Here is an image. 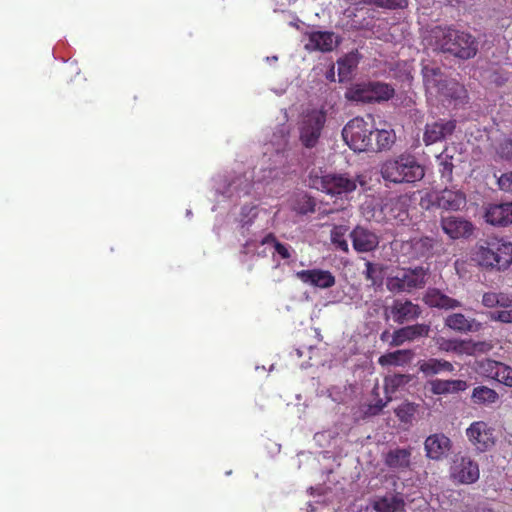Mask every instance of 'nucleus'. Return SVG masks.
<instances>
[{"label":"nucleus","mask_w":512,"mask_h":512,"mask_svg":"<svg viewBox=\"0 0 512 512\" xmlns=\"http://www.w3.org/2000/svg\"><path fill=\"white\" fill-rule=\"evenodd\" d=\"M333 400L336 401V402H343L344 401V399H342V398H334V397H333Z\"/></svg>","instance_id":"6e6d98bb"},{"label":"nucleus","mask_w":512,"mask_h":512,"mask_svg":"<svg viewBox=\"0 0 512 512\" xmlns=\"http://www.w3.org/2000/svg\"><path fill=\"white\" fill-rule=\"evenodd\" d=\"M489 319L505 324L512 323V309L498 310L489 313Z\"/></svg>","instance_id":"37998d69"},{"label":"nucleus","mask_w":512,"mask_h":512,"mask_svg":"<svg viewBox=\"0 0 512 512\" xmlns=\"http://www.w3.org/2000/svg\"><path fill=\"white\" fill-rule=\"evenodd\" d=\"M437 159L439 161V173L441 174V177L451 181L454 168L452 163V156H444L441 154L437 157Z\"/></svg>","instance_id":"79ce46f5"},{"label":"nucleus","mask_w":512,"mask_h":512,"mask_svg":"<svg viewBox=\"0 0 512 512\" xmlns=\"http://www.w3.org/2000/svg\"><path fill=\"white\" fill-rule=\"evenodd\" d=\"M364 275L366 280L370 281L373 286L379 285L383 280V268L379 264L367 261L365 263Z\"/></svg>","instance_id":"4c0bfd02"},{"label":"nucleus","mask_w":512,"mask_h":512,"mask_svg":"<svg viewBox=\"0 0 512 512\" xmlns=\"http://www.w3.org/2000/svg\"><path fill=\"white\" fill-rule=\"evenodd\" d=\"M380 173L385 181L394 184L414 183L425 175L422 165L410 154L387 159L382 163Z\"/></svg>","instance_id":"f03ea898"},{"label":"nucleus","mask_w":512,"mask_h":512,"mask_svg":"<svg viewBox=\"0 0 512 512\" xmlns=\"http://www.w3.org/2000/svg\"><path fill=\"white\" fill-rule=\"evenodd\" d=\"M422 73L423 81L427 90H436L446 79V76L439 67L425 66Z\"/></svg>","instance_id":"c756f323"},{"label":"nucleus","mask_w":512,"mask_h":512,"mask_svg":"<svg viewBox=\"0 0 512 512\" xmlns=\"http://www.w3.org/2000/svg\"><path fill=\"white\" fill-rule=\"evenodd\" d=\"M295 276L302 283L321 289L331 288L335 285V276L328 270L308 269L297 271Z\"/></svg>","instance_id":"4468645a"},{"label":"nucleus","mask_w":512,"mask_h":512,"mask_svg":"<svg viewBox=\"0 0 512 512\" xmlns=\"http://www.w3.org/2000/svg\"><path fill=\"white\" fill-rule=\"evenodd\" d=\"M412 448L396 447L390 449L383 456V462L390 470L404 472L411 467Z\"/></svg>","instance_id":"f3484780"},{"label":"nucleus","mask_w":512,"mask_h":512,"mask_svg":"<svg viewBox=\"0 0 512 512\" xmlns=\"http://www.w3.org/2000/svg\"><path fill=\"white\" fill-rule=\"evenodd\" d=\"M418 405L405 402L395 409V414L399 421L405 425H411L417 413Z\"/></svg>","instance_id":"c9c22d12"},{"label":"nucleus","mask_w":512,"mask_h":512,"mask_svg":"<svg viewBox=\"0 0 512 512\" xmlns=\"http://www.w3.org/2000/svg\"><path fill=\"white\" fill-rule=\"evenodd\" d=\"M354 1H355V3H359V2H358L359 0H354Z\"/></svg>","instance_id":"4d7b16f0"},{"label":"nucleus","mask_w":512,"mask_h":512,"mask_svg":"<svg viewBox=\"0 0 512 512\" xmlns=\"http://www.w3.org/2000/svg\"><path fill=\"white\" fill-rule=\"evenodd\" d=\"M373 134V124L361 117L351 119L342 130V136L346 144L358 152H368L371 150Z\"/></svg>","instance_id":"39448f33"},{"label":"nucleus","mask_w":512,"mask_h":512,"mask_svg":"<svg viewBox=\"0 0 512 512\" xmlns=\"http://www.w3.org/2000/svg\"><path fill=\"white\" fill-rule=\"evenodd\" d=\"M473 259L486 271H505L512 264V243L502 240L488 241L477 247Z\"/></svg>","instance_id":"7ed1b4c3"},{"label":"nucleus","mask_w":512,"mask_h":512,"mask_svg":"<svg viewBox=\"0 0 512 512\" xmlns=\"http://www.w3.org/2000/svg\"><path fill=\"white\" fill-rule=\"evenodd\" d=\"M418 369L425 377H433L452 373L454 366L451 362L444 359L429 358L418 362Z\"/></svg>","instance_id":"5701e85b"},{"label":"nucleus","mask_w":512,"mask_h":512,"mask_svg":"<svg viewBox=\"0 0 512 512\" xmlns=\"http://www.w3.org/2000/svg\"><path fill=\"white\" fill-rule=\"evenodd\" d=\"M393 143L394 135L391 134L389 131L374 129L371 145L372 148L370 151L376 152L388 149Z\"/></svg>","instance_id":"72a5a7b5"},{"label":"nucleus","mask_w":512,"mask_h":512,"mask_svg":"<svg viewBox=\"0 0 512 512\" xmlns=\"http://www.w3.org/2000/svg\"><path fill=\"white\" fill-rule=\"evenodd\" d=\"M481 303L487 308L498 307V292H486L482 296Z\"/></svg>","instance_id":"a18cd8bd"},{"label":"nucleus","mask_w":512,"mask_h":512,"mask_svg":"<svg viewBox=\"0 0 512 512\" xmlns=\"http://www.w3.org/2000/svg\"><path fill=\"white\" fill-rule=\"evenodd\" d=\"M450 387L451 386H432V392L434 394H443L458 390H464L466 388V386H452V389H450Z\"/></svg>","instance_id":"09e8293b"},{"label":"nucleus","mask_w":512,"mask_h":512,"mask_svg":"<svg viewBox=\"0 0 512 512\" xmlns=\"http://www.w3.org/2000/svg\"><path fill=\"white\" fill-rule=\"evenodd\" d=\"M337 65L339 81L342 82L351 75L353 68L356 67V61L353 56H345L337 61Z\"/></svg>","instance_id":"ea45409f"},{"label":"nucleus","mask_w":512,"mask_h":512,"mask_svg":"<svg viewBox=\"0 0 512 512\" xmlns=\"http://www.w3.org/2000/svg\"><path fill=\"white\" fill-rule=\"evenodd\" d=\"M440 226L443 232L451 239L468 238L473 234L474 226L462 217H441Z\"/></svg>","instance_id":"ddd939ff"},{"label":"nucleus","mask_w":512,"mask_h":512,"mask_svg":"<svg viewBox=\"0 0 512 512\" xmlns=\"http://www.w3.org/2000/svg\"><path fill=\"white\" fill-rule=\"evenodd\" d=\"M405 503L399 495H386L379 498L374 503V509L377 512H398L404 509Z\"/></svg>","instance_id":"cd10ccee"},{"label":"nucleus","mask_w":512,"mask_h":512,"mask_svg":"<svg viewBox=\"0 0 512 512\" xmlns=\"http://www.w3.org/2000/svg\"><path fill=\"white\" fill-rule=\"evenodd\" d=\"M354 1H355V3H359V2H358L359 0H354Z\"/></svg>","instance_id":"13d9d810"},{"label":"nucleus","mask_w":512,"mask_h":512,"mask_svg":"<svg viewBox=\"0 0 512 512\" xmlns=\"http://www.w3.org/2000/svg\"><path fill=\"white\" fill-rule=\"evenodd\" d=\"M426 270L423 267L404 270L401 274L387 278L386 287L392 293L411 292L422 288L426 282Z\"/></svg>","instance_id":"0eeeda50"},{"label":"nucleus","mask_w":512,"mask_h":512,"mask_svg":"<svg viewBox=\"0 0 512 512\" xmlns=\"http://www.w3.org/2000/svg\"><path fill=\"white\" fill-rule=\"evenodd\" d=\"M414 358V352L410 349L388 352L379 357L378 363L381 366H404Z\"/></svg>","instance_id":"bb28decb"},{"label":"nucleus","mask_w":512,"mask_h":512,"mask_svg":"<svg viewBox=\"0 0 512 512\" xmlns=\"http://www.w3.org/2000/svg\"><path fill=\"white\" fill-rule=\"evenodd\" d=\"M349 227L346 225H336L331 230V241L335 247L345 253L349 251L348 243L345 239Z\"/></svg>","instance_id":"e433bc0d"},{"label":"nucleus","mask_w":512,"mask_h":512,"mask_svg":"<svg viewBox=\"0 0 512 512\" xmlns=\"http://www.w3.org/2000/svg\"><path fill=\"white\" fill-rule=\"evenodd\" d=\"M445 325L450 329L466 333L472 331H478L481 324L475 319H468L462 313H453L445 319Z\"/></svg>","instance_id":"393cba45"},{"label":"nucleus","mask_w":512,"mask_h":512,"mask_svg":"<svg viewBox=\"0 0 512 512\" xmlns=\"http://www.w3.org/2000/svg\"><path fill=\"white\" fill-rule=\"evenodd\" d=\"M478 512H493L491 509L488 508H482Z\"/></svg>","instance_id":"5fc2aeb1"},{"label":"nucleus","mask_w":512,"mask_h":512,"mask_svg":"<svg viewBox=\"0 0 512 512\" xmlns=\"http://www.w3.org/2000/svg\"><path fill=\"white\" fill-rule=\"evenodd\" d=\"M497 183L500 190L505 192H512V171L502 174L498 178Z\"/></svg>","instance_id":"c03bdc74"},{"label":"nucleus","mask_w":512,"mask_h":512,"mask_svg":"<svg viewBox=\"0 0 512 512\" xmlns=\"http://www.w3.org/2000/svg\"><path fill=\"white\" fill-rule=\"evenodd\" d=\"M324 109H311L304 112L299 121V139L306 148H313L319 141L326 123Z\"/></svg>","instance_id":"423d86ee"},{"label":"nucleus","mask_w":512,"mask_h":512,"mask_svg":"<svg viewBox=\"0 0 512 512\" xmlns=\"http://www.w3.org/2000/svg\"><path fill=\"white\" fill-rule=\"evenodd\" d=\"M469 341L471 345V351L467 353L468 355H472L475 352H488L493 348V345L488 342H472L471 340Z\"/></svg>","instance_id":"49530a36"},{"label":"nucleus","mask_w":512,"mask_h":512,"mask_svg":"<svg viewBox=\"0 0 512 512\" xmlns=\"http://www.w3.org/2000/svg\"><path fill=\"white\" fill-rule=\"evenodd\" d=\"M480 476L479 465L468 456L457 457L451 467V477L462 484L475 483Z\"/></svg>","instance_id":"9d476101"},{"label":"nucleus","mask_w":512,"mask_h":512,"mask_svg":"<svg viewBox=\"0 0 512 512\" xmlns=\"http://www.w3.org/2000/svg\"><path fill=\"white\" fill-rule=\"evenodd\" d=\"M307 36L305 48L309 51L330 52L338 43L334 33L329 31H312Z\"/></svg>","instance_id":"aec40b11"},{"label":"nucleus","mask_w":512,"mask_h":512,"mask_svg":"<svg viewBox=\"0 0 512 512\" xmlns=\"http://www.w3.org/2000/svg\"><path fill=\"white\" fill-rule=\"evenodd\" d=\"M496 154L501 160L512 163V138L501 139L496 146Z\"/></svg>","instance_id":"a19ab883"},{"label":"nucleus","mask_w":512,"mask_h":512,"mask_svg":"<svg viewBox=\"0 0 512 512\" xmlns=\"http://www.w3.org/2000/svg\"><path fill=\"white\" fill-rule=\"evenodd\" d=\"M354 250L359 253H366L375 250L379 244L378 236L362 227L356 226L350 233Z\"/></svg>","instance_id":"a211bd4d"},{"label":"nucleus","mask_w":512,"mask_h":512,"mask_svg":"<svg viewBox=\"0 0 512 512\" xmlns=\"http://www.w3.org/2000/svg\"><path fill=\"white\" fill-rule=\"evenodd\" d=\"M358 2L359 4L375 5L390 10L403 9L408 5V0H359Z\"/></svg>","instance_id":"58836bf2"},{"label":"nucleus","mask_w":512,"mask_h":512,"mask_svg":"<svg viewBox=\"0 0 512 512\" xmlns=\"http://www.w3.org/2000/svg\"><path fill=\"white\" fill-rule=\"evenodd\" d=\"M438 348L445 352H455L458 354H466L471 351L470 341L458 339H445L443 337L437 340Z\"/></svg>","instance_id":"c85d7f7f"},{"label":"nucleus","mask_w":512,"mask_h":512,"mask_svg":"<svg viewBox=\"0 0 512 512\" xmlns=\"http://www.w3.org/2000/svg\"><path fill=\"white\" fill-rule=\"evenodd\" d=\"M430 325L417 323L396 329L392 334L391 346L397 347L422 337H428Z\"/></svg>","instance_id":"2eb2a0df"},{"label":"nucleus","mask_w":512,"mask_h":512,"mask_svg":"<svg viewBox=\"0 0 512 512\" xmlns=\"http://www.w3.org/2000/svg\"><path fill=\"white\" fill-rule=\"evenodd\" d=\"M456 129L455 120L438 119L425 125L423 142L426 146L445 140Z\"/></svg>","instance_id":"9b49d317"},{"label":"nucleus","mask_w":512,"mask_h":512,"mask_svg":"<svg viewBox=\"0 0 512 512\" xmlns=\"http://www.w3.org/2000/svg\"><path fill=\"white\" fill-rule=\"evenodd\" d=\"M389 313L393 321L401 325L418 319L422 310L408 299H395L389 307Z\"/></svg>","instance_id":"f8f14e48"},{"label":"nucleus","mask_w":512,"mask_h":512,"mask_svg":"<svg viewBox=\"0 0 512 512\" xmlns=\"http://www.w3.org/2000/svg\"><path fill=\"white\" fill-rule=\"evenodd\" d=\"M398 386H374L371 392V402L364 410V417L378 415L383 408L392 400V393Z\"/></svg>","instance_id":"dca6fc26"},{"label":"nucleus","mask_w":512,"mask_h":512,"mask_svg":"<svg viewBox=\"0 0 512 512\" xmlns=\"http://www.w3.org/2000/svg\"><path fill=\"white\" fill-rule=\"evenodd\" d=\"M498 307H512V292H498Z\"/></svg>","instance_id":"de8ad7c7"},{"label":"nucleus","mask_w":512,"mask_h":512,"mask_svg":"<svg viewBox=\"0 0 512 512\" xmlns=\"http://www.w3.org/2000/svg\"><path fill=\"white\" fill-rule=\"evenodd\" d=\"M426 305L439 309H455L461 306L460 301L447 296L438 289H429L423 297Z\"/></svg>","instance_id":"b1692460"},{"label":"nucleus","mask_w":512,"mask_h":512,"mask_svg":"<svg viewBox=\"0 0 512 512\" xmlns=\"http://www.w3.org/2000/svg\"><path fill=\"white\" fill-rule=\"evenodd\" d=\"M275 251L281 256L282 259H289L291 257L290 249L279 241H275Z\"/></svg>","instance_id":"8fccbe9b"},{"label":"nucleus","mask_w":512,"mask_h":512,"mask_svg":"<svg viewBox=\"0 0 512 512\" xmlns=\"http://www.w3.org/2000/svg\"><path fill=\"white\" fill-rule=\"evenodd\" d=\"M309 186L331 196H341L355 191L357 183L347 174L319 175L317 172H311Z\"/></svg>","instance_id":"20e7f679"},{"label":"nucleus","mask_w":512,"mask_h":512,"mask_svg":"<svg viewBox=\"0 0 512 512\" xmlns=\"http://www.w3.org/2000/svg\"><path fill=\"white\" fill-rule=\"evenodd\" d=\"M326 78L329 81H335L334 66H332L331 69L329 70V72L326 74Z\"/></svg>","instance_id":"864d4df0"},{"label":"nucleus","mask_w":512,"mask_h":512,"mask_svg":"<svg viewBox=\"0 0 512 512\" xmlns=\"http://www.w3.org/2000/svg\"><path fill=\"white\" fill-rule=\"evenodd\" d=\"M432 38L436 50L463 60L473 58L478 52V42L472 34L452 27H436Z\"/></svg>","instance_id":"f257e3e1"},{"label":"nucleus","mask_w":512,"mask_h":512,"mask_svg":"<svg viewBox=\"0 0 512 512\" xmlns=\"http://www.w3.org/2000/svg\"><path fill=\"white\" fill-rule=\"evenodd\" d=\"M486 222L494 226L512 224V203L490 205L485 212Z\"/></svg>","instance_id":"4be33fe9"},{"label":"nucleus","mask_w":512,"mask_h":512,"mask_svg":"<svg viewBox=\"0 0 512 512\" xmlns=\"http://www.w3.org/2000/svg\"><path fill=\"white\" fill-rule=\"evenodd\" d=\"M463 86L453 79H446L435 90L436 93L447 99H458L463 92Z\"/></svg>","instance_id":"2f4dec72"},{"label":"nucleus","mask_w":512,"mask_h":512,"mask_svg":"<svg viewBox=\"0 0 512 512\" xmlns=\"http://www.w3.org/2000/svg\"><path fill=\"white\" fill-rule=\"evenodd\" d=\"M466 195L460 190L444 189L436 197V205L444 210L459 211L466 206Z\"/></svg>","instance_id":"412c9836"},{"label":"nucleus","mask_w":512,"mask_h":512,"mask_svg":"<svg viewBox=\"0 0 512 512\" xmlns=\"http://www.w3.org/2000/svg\"><path fill=\"white\" fill-rule=\"evenodd\" d=\"M435 244L436 240L428 236L413 238L410 241L411 257L415 259L429 258L433 255Z\"/></svg>","instance_id":"a878e982"},{"label":"nucleus","mask_w":512,"mask_h":512,"mask_svg":"<svg viewBox=\"0 0 512 512\" xmlns=\"http://www.w3.org/2000/svg\"><path fill=\"white\" fill-rule=\"evenodd\" d=\"M430 384H451V385H454V384H466V382L463 381V380L447 379V380H437L435 382H431Z\"/></svg>","instance_id":"3c124183"},{"label":"nucleus","mask_w":512,"mask_h":512,"mask_svg":"<svg viewBox=\"0 0 512 512\" xmlns=\"http://www.w3.org/2000/svg\"><path fill=\"white\" fill-rule=\"evenodd\" d=\"M370 103L387 101L394 96V89L385 83L369 82Z\"/></svg>","instance_id":"7c9ffc66"},{"label":"nucleus","mask_w":512,"mask_h":512,"mask_svg":"<svg viewBox=\"0 0 512 512\" xmlns=\"http://www.w3.org/2000/svg\"><path fill=\"white\" fill-rule=\"evenodd\" d=\"M476 372L497 384H512V368L502 362L485 359L477 362Z\"/></svg>","instance_id":"1a4fd4ad"},{"label":"nucleus","mask_w":512,"mask_h":512,"mask_svg":"<svg viewBox=\"0 0 512 512\" xmlns=\"http://www.w3.org/2000/svg\"><path fill=\"white\" fill-rule=\"evenodd\" d=\"M370 92L368 83L352 85L347 89L345 97L352 102L370 103Z\"/></svg>","instance_id":"473e14b6"},{"label":"nucleus","mask_w":512,"mask_h":512,"mask_svg":"<svg viewBox=\"0 0 512 512\" xmlns=\"http://www.w3.org/2000/svg\"><path fill=\"white\" fill-rule=\"evenodd\" d=\"M498 399V394L488 386H477L472 393L475 404H491Z\"/></svg>","instance_id":"f704fd0d"},{"label":"nucleus","mask_w":512,"mask_h":512,"mask_svg":"<svg viewBox=\"0 0 512 512\" xmlns=\"http://www.w3.org/2000/svg\"><path fill=\"white\" fill-rule=\"evenodd\" d=\"M427 457L433 460L442 459L451 449V440L442 433L428 436L424 443Z\"/></svg>","instance_id":"6ab92c4d"},{"label":"nucleus","mask_w":512,"mask_h":512,"mask_svg":"<svg viewBox=\"0 0 512 512\" xmlns=\"http://www.w3.org/2000/svg\"><path fill=\"white\" fill-rule=\"evenodd\" d=\"M466 436L479 452H485L495 444L494 429L484 421L471 423L466 429Z\"/></svg>","instance_id":"6e6552de"},{"label":"nucleus","mask_w":512,"mask_h":512,"mask_svg":"<svg viewBox=\"0 0 512 512\" xmlns=\"http://www.w3.org/2000/svg\"><path fill=\"white\" fill-rule=\"evenodd\" d=\"M275 241H278L275 237L274 234L272 233H269L268 235H266L264 237V239L262 240V244H273V246L275 245Z\"/></svg>","instance_id":"603ef678"}]
</instances>
